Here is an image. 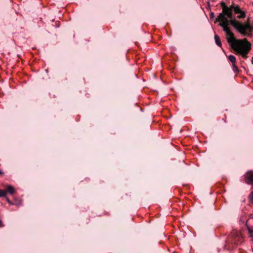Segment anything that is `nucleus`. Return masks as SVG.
<instances>
[{
  "instance_id": "f257e3e1",
  "label": "nucleus",
  "mask_w": 253,
  "mask_h": 253,
  "mask_svg": "<svg viewBox=\"0 0 253 253\" xmlns=\"http://www.w3.org/2000/svg\"><path fill=\"white\" fill-rule=\"evenodd\" d=\"M220 5L222 8V12L220 13L214 22L218 23V25L221 27L224 32H232L229 27L231 25L237 32H246L247 30H253V19L248 18L244 22H241L233 18V13L239 14L237 16L238 19H243L246 17V12L240 9L239 5L232 3L228 6L224 1H221Z\"/></svg>"
},
{
  "instance_id": "f03ea898",
  "label": "nucleus",
  "mask_w": 253,
  "mask_h": 253,
  "mask_svg": "<svg viewBox=\"0 0 253 253\" xmlns=\"http://www.w3.org/2000/svg\"><path fill=\"white\" fill-rule=\"evenodd\" d=\"M226 39L232 49L241 55L243 58H247V54L251 49L252 45L247 39H236L233 33H226Z\"/></svg>"
},
{
  "instance_id": "7ed1b4c3",
  "label": "nucleus",
  "mask_w": 253,
  "mask_h": 253,
  "mask_svg": "<svg viewBox=\"0 0 253 253\" xmlns=\"http://www.w3.org/2000/svg\"><path fill=\"white\" fill-rule=\"evenodd\" d=\"M245 182L248 184L253 183V170H248L244 174Z\"/></svg>"
},
{
  "instance_id": "20e7f679",
  "label": "nucleus",
  "mask_w": 253,
  "mask_h": 253,
  "mask_svg": "<svg viewBox=\"0 0 253 253\" xmlns=\"http://www.w3.org/2000/svg\"><path fill=\"white\" fill-rule=\"evenodd\" d=\"M7 190H6L7 191V193H8L10 195H12L14 194L15 192V190L13 187H12L11 185H8L6 186Z\"/></svg>"
},
{
  "instance_id": "39448f33",
  "label": "nucleus",
  "mask_w": 253,
  "mask_h": 253,
  "mask_svg": "<svg viewBox=\"0 0 253 253\" xmlns=\"http://www.w3.org/2000/svg\"><path fill=\"white\" fill-rule=\"evenodd\" d=\"M246 226L247 230L248 231V233L250 235V237H251L253 240V227L249 226L247 223H246Z\"/></svg>"
},
{
  "instance_id": "423d86ee",
  "label": "nucleus",
  "mask_w": 253,
  "mask_h": 253,
  "mask_svg": "<svg viewBox=\"0 0 253 253\" xmlns=\"http://www.w3.org/2000/svg\"><path fill=\"white\" fill-rule=\"evenodd\" d=\"M214 40H215V42L216 44L218 46L221 47V42L220 41V38L216 34H215V35H214Z\"/></svg>"
},
{
  "instance_id": "0eeeda50",
  "label": "nucleus",
  "mask_w": 253,
  "mask_h": 253,
  "mask_svg": "<svg viewBox=\"0 0 253 253\" xmlns=\"http://www.w3.org/2000/svg\"><path fill=\"white\" fill-rule=\"evenodd\" d=\"M228 59L232 62V64H235L236 62V58L233 55H230L228 57Z\"/></svg>"
},
{
  "instance_id": "6e6552de",
  "label": "nucleus",
  "mask_w": 253,
  "mask_h": 253,
  "mask_svg": "<svg viewBox=\"0 0 253 253\" xmlns=\"http://www.w3.org/2000/svg\"><path fill=\"white\" fill-rule=\"evenodd\" d=\"M7 194V191L5 190H0V197H5Z\"/></svg>"
},
{
  "instance_id": "1a4fd4ad",
  "label": "nucleus",
  "mask_w": 253,
  "mask_h": 253,
  "mask_svg": "<svg viewBox=\"0 0 253 253\" xmlns=\"http://www.w3.org/2000/svg\"><path fill=\"white\" fill-rule=\"evenodd\" d=\"M232 68H233V71L235 73H238L239 72V69H238L237 66L235 65V63L234 64H232Z\"/></svg>"
},
{
  "instance_id": "9d476101",
  "label": "nucleus",
  "mask_w": 253,
  "mask_h": 253,
  "mask_svg": "<svg viewBox=\"0 0 253 253\" xmlns=\"http://www.w3.org/2000/svg\"><path fill=\"white\" fill-rule=\"evenodd\" d=\"M249 200L252 202L253 203V192H252L251 194L249 196Z\"/></svg>"
},
{
  "instance_id": "9b49d317",
  "label": "nucleus",
  "mask_w": 253,
  "mask_h": 253,
  "mask_svg": "<svg viewBox=\"0 0 253 253\" xmlns=\"http://www.w3.org/2000/svg\"><path fill=\"white\" fill-rule=\"evenodd\" d=\"M6 201H7V202H8V203L9 205H13V204H14L13 203H12V202L10 201V200L9 199V198H7V197L6 198Z\"/></svg>"
},
{
  "instance_id": "f8f14e48",
  "label": "nucleus",
  "mask_w": 253,
  "mask_h": 253,
  "mask_svg": "<svg viewBox=\"0 0 253 253\" xmlns=\"http://www.w3.org/2000/svg\"><path fill=\"white\" fill-rule=\"evenodd\" d=\"M55 26L59 27L60 24V22L59 21H56L55 22Z\"/></svg>"
},
{
  "instance_id": "ddd939ff",
  "label": "nucleus",
  "mask_w": 253,
  "mask_h": 253,
  "mask_svg": "<svg viewBox=\"0 0 253 253\" xmlns=\"http://www.w3.org/2000/svg\"><path fill=\"white\" fill-rule=\"evenodd\" d=\"M4 225L2 223V221L0 219V227H3Z\"/></svg>"
},
{
  "instance_id": "4468645a",
  "label": "nucleus",
  "mask_w": 253,
  "mask_h": 253,
  "mask_svg": "<svg viewBox=\"0 0 253 253\" xmlns=\"http://www.w3.org/2000/svg\"><path fill=\"white\" fill-rule=\"evenodd\" d=\"M214 13L213 12H211V14H210V18H213L214 17Z\"/></svg>"
},
{
  "instance_id": "2eb2a0df",
  "label": "nucleus",
  "mask_w": 253,
  "mask_h": 253,
  "mask_svg": "<svg viewBox=\"0 0 253 253\" xmlns=\"http://www.w3.org/2000/svg\"><path fill=\"white\" fill-rule=\"evenodd\" d=\"M3 174V172L2 170L0 169V175H2Z\"/></svg>"
},
{
  "instance_id": "dca6fc26",
  "label": "nucleus",
  "mask_w": 253,
  "mask_h": 253,
  "mask_svg": "<svg viewBox=\"0 0 253 253\" xmlns=\"http://www.w3.org/2000/svg\"><path fill=\"white\" fill-rule=\"evenodd\" d=\"M251 62L253 64V57L252 58Z\"/></svg>"
},
{
  "instance_id": "f3484780",
  "label": "nucleus",
  "mask_w": 253,
  "mask_h": 253,
  "mask_svg": "<svg viewBox=\"0 0 253 253\" xmlns=\"http://www.w3.org/2000/svg\"><path fill=\"white\" fill-rule=\"evenodd\" d=\"M251 217L253 219V214H251Z\"/></svg>"
},
{
  "instance_id": "a211bd4d",
  "label": "nucleus",
  "mask_w": 253,
  "mask_h": 253,
  "mask_svg": "<svg viewBox=\"0 0 253 253\" xmlns=\"http://www.w3.org/2000/svg\"><path fill=\"white\" fill-rule=\"evenodd\" d=\"M242 34H244V35H246L247 33H245V32H244V33H242Z\"/></svg>"
}]
</instances>
